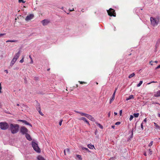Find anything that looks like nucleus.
Instances as JSON below:
<instances>
[{"mask_svg":"<svg viewBox=\"0 0 160 160\" xmlns=\"http://www.w3.org/2000/svg\"><path fill=\"white\" fill-rule=\"evenodd\" d=\"M19 126L17 124H11L10 125V129L13 134L17 133L19 130Z\"/></svg>","mask_w":160,"mask_h":160,"instance_id":"f257e3e1","label":"nucleus"},{"mask_svg":"<svg viewBox=\"0 0 160 160\" xmlns=\"http://www.w3.org/2000/svg\"><path fill=\"white\" fill-rule=\"evenodd\" d=\"M150 21L151 24L154 27L158 25L159 21V19L158 17L156 18L151 17Z\"/></svg>","mask_w":160,"mask_h":160,"instance_id":"f03ea898","label":"nucleus"},{"mask_svg":"<svg viewBox=\"0 0 160 160\" xmlns=\"http://www.w3.org/2000/svg\"><path fill=\"white\" fill-rule=\"evenodd\" d=\"M9 127L8 123L5 122H0V128L2 130H5Z\"/></svg>","mask_w":160,"mask_h":160,"instance_id":"7ed1b4c3","label":"nucleus"},{"mask_svg":"<svg viewBox=\"0 0 160 160\" xmlns=\"http://www.w3.org/2000/svg\"><path fill=\"white\" fill-rule=\"evenodd\" d=\"M32 146L35 151L38 152H40V149L38 147V144L35 142H32Z\"/></svg>","mask_w":160,"mask_h":160,"instance_id":"20e7f679","label":"nucleus"},{"mask_svg":"<svg viewBox=\"0 0 160 160\" xmlns=\"http://www.w3.org/2000/svg\"><path fill=\"white\" fill-rule=\"evenodd\" d=\"M107 10L109 15L111 16H116V13L115 11L113 9L110 8L109 10Z\"/></svg>","mask_w":160,"mask_h":160,"instance_id":"39448f33","label":"nucleus"},{"mask_svg":"<svg viewBox=\"0 0 160 160\" xmlns=\"http://www.w3.org/2000/svg\"><path fill=\"white\" fill-rule=\"evenodd\" d=\"M20 132L23 135L26 134L28 132L27 129L25 127H21L20 128Z\"/></svg>","mask_w":160,"mask_h":160,"instance_id":"423d86ee","label":"nucleus"},{"mask_svg":"<svg viewBox=\"0 0 160 160\" xmlns=\"http://www.w3.org/2000/svg\"><path fill=\"white\" fill-rule=\"evenodd\" d=\"M34 17V15L33 14H31L29 15H28L25 18V20L26 21L30 20L32 19Z\"/></svg>","mask_w":160,"mask_h":160,"instance_id":"0eeeda50","label":"nucleus"},{"mask_svg":"<svg viewBox=\"0 0 160 160\" xmlns=\"http://www.w3.org/2000/svg\"><path fill=\"white\" fill-rule=\"evenodd\" d=\"M20 51H19L17 53H16L14 57L13 58L17 60L20 56Z\"/></svg>","mask_w":160,"mask_h":160,"instance_id":"6e6552de","label":"nucleus"},{"mask_svg":"<svg viewBox=\"0 0 160 160\" xmlns=\"http://www.w3.org/2000/svg\"><path fill=\"white\" fill-rule=\"evenodd\" d=\"M19 121L22 122V123L25 124L26 125H28L30 126L31 127H32V125L31 124L28 123L27 121L24 120H20Z\"/></svg>","mask_w":160,"mask_h":160,"instance_id":"1a4fd4ad","label":"nucleus"},{"mask_svg":"<svg viewBox=\"0 0 160 160\" xmlns=\"http://www.w3.org/2000/svg\"><path fill=\"white\" fill-rule=\"evenodd\" d=\"M88 119L92 121H95V120L92 116L89 114H88L87 117Z\"/></svg>","mask_w":160,"mask_h":160,"instance_id":"9d476101","label":"nucleus"},{"mask_svg":"<svg viewBox=\"0 0 160 160\" xmlns=\"http://www.w3.org/2000/svg\"><path fill=\"white\" fill-rule=\"evenodd\" d=\"M49 21L46 19H44V20L42 21V23L43 25L44 26H45L47 25L49 23Z\"/></svg>","mask_w":160,"mask_h":160,"instance_id":"9b49d317","label":"nucleus"},{"mask_svg":"<svg viewBox=\"0 0 160 160\" xmlns=\"http://www.w3.org/2000/svg\"><path fill=\"white\" fill-rule=\"evenodd\" d=\"M115 92H113L112 97L110 99L109 103L111 104L112 102L114 100L115 98Z\"/></svg>","mask_w":160,"mask_h":160,"instance_id":"f8f14e48","label":"nucleus"},{"mask_svg":"<svg viewBox=\"0 0 160 160\" xmlns=\"http://www.w3.org/2000/svg\"><path fill=\"white\" fill-rule=\"evenodd\" d=\"M79 120H82L88 124L89 125H90L89 123V122L88 121V120L86 119L84 117H81L80 118Z\"/></svg>","mask_w":160,"mask_h":160,"instance_id":"ddd939ff","label":"nucleus"},{"mask_svg":"<svg viewBox=\"0 0 160 160\" xmlns=\"http://www.w3.org/2000/svg\"><path fill=\"white\" fill-rule=\"evenodd\" d=\"M25 135V137L29 141L32 140V138L30 136L29 134L28 133L26 134Z\"/></svg>","mask_w":160,"mask_h":160,"instance_id":"4468645a","label":"nucleus"},{"mask_svg":"<svg viewBox=\"0 0 160 160\" xmlns=\"http://www.w3.org/2000/svg\"><path fill=\"white\" fill-rule=\"evenodd\" d=\"M17 60L15 59H14L13 58L12 60L11 63L10 65V66L12 67L13 65L15 63L16 61Z\"/></svg>","mask_w":160,"mask_h":160,"instance_id":"2eb2a0df","label":"nucleus"},{"mask_svg":"<svg viewBox=\"0 0 160 160\" xmlns=\"http://www.w3.org/2000/svg\"><path fill=\"white\" fill-rule=\"evenodd\" d=\"M36 108L38 111L40 110H41L40 104L38 102H37V104L36 105Z\"/></svg>","mask_w":160,"mask_h":160,"instance_id":"dca6fc26","label":"nucleus"},{"mask_svg":"<svg viewBox=\"0 0 160 160\" xmlns=\"http://www.w3.org/2000/svg\"><path fill=\"white\" fill-rule=\"evenodd\" d=\"M154 96L155 97H158L160 96V90L158 91L157 92H155Z\"/></svg>","mask_w":160,"mask_h":160,"instance_id":"f3484780","label":"nucleus"},{"mask_svg":"<svg viewBox=\"0 0 160 160\" xmlns=\"http://www.w3.org/2000/svg\"><path fill=\"white\" fill-rule=\"evenodd\" d=\"M142 8H136L135 9V12L137 13V14H138V13H139V12H140V10L142 11Z\"/></svg>","mask_w":160,"mask_h":160,"instance_id":"a211bd4d","label":"nucleus"},{"mask_svg":"<svg viewBox=\"0 0 160 160\" xmlns=\"http://www.w3.org/2000/svg\"><path fill=\"white\" fill-rule=\"evenodd\" d=\"M134 96L133 95H131L129 96L128 98H127L126 99V101H128L129 100L133 99L134 98Z\"/></svg>","mask_w":160,"mask_h":160,"instance_id":"6ab92c4d","label":"nucleus"},{"mask_svg":"<svg viewBox=\"0 0 160 160\" xmlns=\"http://www.w3.org/2000/svg\"><path fill=\"white\" fill-rule=\"evenodd\" d=\"M18 41L17 40H7L6 41V42H17Z\"/></svg>","mask_w":160,"mask_h":160,"instance_id":"aec40b11","label":"nucleus"},{"mask_svg":"<svg viewBox=\"0 0 160 160\" xmlns=\"http://www.w3.org/2000/svg\"><path fill=\"white\" fill-rule=\"evenodd\" d=\"M37 159L38 160H45V159L44 158L40 155H39Z\"/></svg>","mask_w":160,"mask_h":160,"instance_id":"412c9836","label":"nucleus"},{"mask_svg":"<svg viewBox=\"0 0 160 160\" xmlns=\"http://www.w3.org/2000/svg\"><path fill=\"white\" fill-rule=\"evenodd\" d=\"M154 126L155 127L156 129L160 130V126H158L156 122H154Z\"/></svg>","mask_w":160,"mask_h":160,"instance_id":"4be33fe9","label":"nucleus"},{"mask_svg":"<svg viewBox=\"0 0 160 160\" xmlns=\"http://www.w3.org/2000/svg\"><path fill=\"white\" fill-rule=\"evenodd\" d=\"M69 152H70V150L69 148H67L66 149L64 150V152L65 155H66V153H69Z\"/></svg>","mask_w":160,"mask_h":160,"instance_id":"5701e85b","label":"nucleus"},{"mask_svg":"<svg viewBox=\"0 0 160 160\" xmlns=\"http://www.w3.org/2000/svg\"><path fill=\"white\" fill-rule=\"evenodd\" d=\"M88 147L90 149H93L94 148V146L92 145L88 144Z\"/></svg>","mask_w":160,"mask_h":160,"instance_id":"b1692460","label":"nucleus"},{"mask_svg":"<svg viewBox=\"0 0 160 160\" xmlns=\"http://www.w3.org/2000/svg\"><path fill=\"white\" fill-rule=\"evenodd\" d=\"M96 123L97 124V125L101 129H102L103 127V126L101 125L100 124L98 123V122H96Z\"/></svg>","mask_w":160,"mask_h":160,"instance_id":"393cba45","label":"nucleus"},{"mask_svg":"<svg viewBox=\"0 0 160 160\" xmlns=\"http://www.w3.org/2000/svg\"><path fill=\"white\" fill-rule=\"evenodd\" d=\"M79 113L82 116H83L86 117H87V115L88 114L83 113H82V112H79Z\"/></svg>","mask_w":160,"mask_h":160,"instance_id":"a878e982","label":"nucleus"},{"mask_svg":"<svg viewBox=\"0 0 160 160\" xmlns=\"http://www.w3.org/2000/svg\"><path fill=\"white\" fill-rule=\"evenodd\" d=\"M142 82H143L142 81H140L139 82L137 85V87H140L141 85V84H142Z\"/></svg>","mask_w":160,"mask_h":160,"instance_id":"bb28decb","label":"nucleus"},{"mask_svg":"<svg viewBox=\"0 0 160 160\" xmlns=\"http://www.w3.org/2000/svg\"><path fill=\"white\" fill-rule=\"evenodd\" d=\"M135 75V73H132L131 74H130L129 76H128V78H131L132 77H133Z\"/></svg>","mask_w":160,"mask_h":160,"instance_id":"cd10ccee","label":"nucleus"},{"mask_svg":"<svg viewBox=\"0 0 160 160\" xmlns=\"http://www.w3.org/2000/svg\"><path fill=\"white\" fill-rule=\"evenodd\" d=\"M76 156L79 159V160H81L82 159V158L81 156L80 155H77Z\"/></svg>","mask_w":160,"mask_h":160,"instance_id":"c85d7f7f","label":"nucleus"},{"mask_svg":"<svg viewBox=\"0 0 160 160\" xmlns=\"http://www.w3.org/2000/svg\"><path fill=\"white\" fill-rule=\"evenodd\" d=\"M139 115V113H134L133 114L135 118L138 117Z\"/></svg>","mask_w":160,"mask_h":160,"instance_id":"c756f323","label":"nucleus"},{"mask_svg":"<svg viewBox=\"0 0 160 160\" xmlns=\"http://www.w3.org/2000/svg\"><path fill=\"white\" fill-rule=\"evenodd\" d=\"M82 149L83 150H86V151H87L89 152V150L87 148H84V147H82Z\"/></svg>","mask_w":160,"mask_h":160,"instance_id":"7c9ffc66","label":"nucleus"},{"mask_svg":"<svg viewBox=\"0 0 160 160\" xmlns=\"http://www.w3.org/2000/svg\"><path fill=\"white\" fill-rule=\"evenodd\" d=\"M24 57L23 56L22 57V59L19 62L20 63H22V62H24Z\"/></svg>","mask_w":160,"mask_h":160,"instance_id":"2f4dec72","label":"nucleus"},{"mask_svg":"<svg viewBox=\"0 0 160 160\" xmlns=\"http://www.w3.org/2000/svg\"><path fill=\"white\" fill-rule=\"evenodd\" d=\"M152 154V151L151 149H149V154L150 155H151Z\"/></svg>","mask_w":160,"mask_h":160,"instance_id":"473e14b6","label":"nucleus"},{"mask_svg":"<svg viewBox=\"0 0 160 160\" xmlns=\"http://www.w3.org/2000/svg\"><path fill=\"white\" fill-rule=\"evenodd\" d=\"M39 113V114L42 115V116H43L44 114H43V113L41 111V110H40L38 111Z\"/></svg>","mask_w":160,"mask_h":160,"instance_id":"72a5a7b5","label":"nucleus"},{"mask_svg":"<svg viewBox=\"0 0 160 160\" xmlns=\"http://www.w3.org/2000/svg\"><path fill=\"white\" fill-rule=\"evenodd\" d=\"M133 118V116L132 115H131L130 116V117L129 118V120L130 121H131L132 119Z\"/></svg>","mask_w":160,"mask_h":160,"instance_id":"f704fd0d","label":"nucleus"},{"mask_svg":"<svg viewBox=\"0 0 160 160\" xmlns=\"http://www.w3.org/2000/svg\"><path fill=\"white\" fill-rule=\"evenodd\" d=\"M143 122H142L141 124V129L142 130H143L144 129V128H143Z\"/></svg>","mask_w":160,"mask_h":160,"instance_id":"c9c22d12","label":"nucleus"},{"mask_svg":"<svg viewBox=\"0 0 160 160\" xmlns=\"http://www.w3.org/2000/svg\"><path fill=\"white\" fill-rule=\"evenodd\" d=\"M152 104H159V103L156 102H152Z\"/></svg>","mask_w":160,"mask_h":160,"instance_id":"e433bc0d","label":"nucleus"},{"mask_svg":"<svg viewBox=\"0 0 160 160\" xmlns=\"http://www.w3.org/2000/svg\"><path fill=\"white\" fill-rule=\"evenodd\" d=\"M153 141H151L149 144V145H148L149 146V147L151 146L152 145V144H153Z\"/></svg>","mask_w":160,"mask_h":160,"instance_id":"4c0bfd02","label":"nucleus"},{"mask_svg":"<svg viewBox=\"0 0 160 160\" xmlns=\"http://www.w3.org/2000/svg\"><path fill=\"white\" fill-rule=\"evenodd\" d=\"M142 122H143V124L144 123H146L147 122V118H145Z\"/></svg>","mask_w":160,"mask_h":160,"instance_id":"58836bf2","label":"nucleus"},{"mask_svg":"<svg viewBox=\"0 0 160 160\" xmlns=\"http://www.w3.org/2000/svg\"><path fill=\"white\" fill-rule=\"evenodd\" d=\"M157 81H152L150 82H149V83H148V84H151V83H157Z\"/></svg>","mask_w":160,"mask_h":160,"instance_id":"ea45409f","label":"nucleus"},{"mask_svg":"<svg viewBox=\"0 0 160 160\" xmlns=\"http://www.w3.org/2000/svg\"><path fill=\"white\" fill-rule=\"evenodd\" d=\"M63 120L62 119L60 120V121L59 122V125L60 126H61L62 124V122Z\"/></svg>","mask_w":160,"mask_h":160,"instance_id":"a19ab883","label":"nucleus"},{"mask_svg":"<svg viewBox=\"0 0 160 160\" xmlns=\"http://www.w3.org/2000/svg\"><path fill=\"white\" fill-rule=\"evenodd\" d=\"M19 2L20 3V2L24 3L25 2L24 1V0H19Z\"/></svg>","mask_w":160,"mask_h":160,"instance_id":"79ce46f5","label":"nucleus"},{"mask_svg":"<svg viewBox=\"0 0 160 160\" xmlns=\"http://www.w3.org/2000/svg\"><path fill=\"white\" fill-rule=\"evenodd\" d=\"M6 34V33H1L0 34V37H2L4 35H5Z\"/></svg>","mask_w":160,"mask_h":160,"instance_id":"37998d69","label":"nucleus"},{"mask_svg":"<svg viewBox=\"0 0 160 160\" xmlns=\"http://www.w3.org/2000/svg\"><path fill=\"white\" fill-rule=\"evenodd\" d=\"M120 123H121L120 122H116L115 123V125H118L120 124Z\"/></svg>","mask_w":160,"mask_h":160,"instance_id":"c03bdc74","label":"nucleus"},{"mask_svg":"<svg viewBox=\"0 0 160 160\" xmlns=\"http://www.w3.org/2000/svg\"><path fill=\"white\" fill-rule=\"evenodd\" d=\"M122 110H120L119 112V114H120V116L122 115Z\"/></svg>","mask_w":160,"mask_h":160,"instance_id":"a18cd8bd","label":"nucleus"},{"mask_svg":"<svg viewBox=\"0 0 160 160\" xmlns=\"http://www.w3.org/2000/svg\"><path fill=\"white\" fill-rule=\"evenodd\" d=\"M160 68V64L156 68V69H158Z\"/></svg>","mask_w":160,"mask_h":160,"instance_id":"49530a36","label":"nucleus"},{"mask_svg":"<svg viewBox=\"0 0 160 160\" xmlns=\"http://www.w3.org/2000/svg\"><path fill=\"white\" fill-rule=\"evenodd\" d=\"M2 89V87H1V83H0V91H1V90Z\"/></svg>","mask_w":160,"mask_h":160,"instance_id":"de8ad7c7","label":"nucleus"},{"mask_svg":"<svg viewBox=\"0 0 160 160\" xmlns=\"http://www.w3.org/2000/svg\"><path fill=\"white\" fill-rule=\"evenodd\" d=\"M152 61H151L149 63H150V64H151V65H152L153 64H152Z\"/></svg>","mask_w":160,"mask_h":160,"instance_id":"09e8293b","label":"nucleus"},{"mask_svg":"<svg viewBox=\"0 0 160 160\" xmlns=\"http://www.w3.org/2000/svg\"><path fill=\"white\" fill-rule=\"evenodd\" d=\"M79 82H80V84H83V83H85V82H83L79 81Z\"/></svg>","mask_w":160,"mask_h":160,"instance_id":"8fccbe9b","label":"nucleus"},{"mask_svg":"<svg viewBox=\"0 0 160 160\" xmlns=\"http://www.w3.org/2000/svg\"><path fill=\"white\" fill-rule=\"evenodd\" d=\"M5 72L7 73H8V71L7 70H5Z\"/></svg>","mask_w":160,"mask_h":160,"instance_id":"3c124183","label":"nucleus"},{"mask_svg":"<svg viewBox=\"0 0 160 160\" xmlns=\"http://www.w3.org/2000/svg\"><path fill=\"white\" fill-rule=\"evenodd\" d=\"M74 9L73 8H72V9H69V11H70V12H71V11H74Z\"/></svg>","mask_w":160,"mask_h":160,"instance_id":"603ef678","label":"nucleus"},{"mask_svg":"<svg viewBox=\"0 0 160 160\" xmlns=\"http://www.w3.org/2000/svg\"><path fill=\"white\" fill-rule=\"evenodd\" d=\"M33 62L32 59V60H31V61L30 62V63L31 64H32V63H33Z\"/></svg>","mask_w":160,"mask_h":160,"instance_id":"864d4df0","label":"nucleus"},{"mask_svg":"<svg viewBox=\"0 0 160 160\" xmlns=\"http://www.w3.org/2000/svg\"><path fill=\"white\" fill-rule=\"evenodd\" d=\"M35 79L36 80H38V78H37V77H35Z\"/></svg>","mask_w":160,"mask_h":160,"instance_id":"5fc2aeb1","label":"nucleus"},{"mask_svg":"<svg viewBox=\"0 0 160 160\" xmlns=\"http://www.w3.org/2000/svg\"><path fill=\"white\" fill-rule=\"evenodd\" d=\"M112 128L114 129V128H115V126H114V125L112 126Z\"/></svg>","mask_w":160,"mask_h":160,"instance_id":"6e6d98bb","label":"nucleus"},{"mask_svg":"<svg viewBox=\"0 0 160 160\" xmlns=\"http://www.w3.org/2000/svg\"><path fill=\"white\" fill-rule=\"evenodd\" d=\"M19 69L18 68H16L14 69V70H18Z\"/></svg>","mask_w":160,"mask_h":160,"instance_id":"4d7b16f0","label":"nucleus"},{"mask_svg":"<svg viewBox=\"0 0 160 160\" xmlns=\"http://www.w3.org/2000/svg\"><path fill=\"white\" fill-rule=\"evenodd\" d=\"M29 58H30V59L31 60L32 59V57H31V55H29Z\"/></svg>","mask_w":160,"mask_h":160,"instance_id":"13d9d810","label":"nucleus"},{"mask_svg":"<svg viewBox=\"0 0 160 160\" xmlns=\"http://www.w3.org/2000/svg\"><path fill=\"white\" fill-rule=\"evenodd\" d=\"M117 90V88H116L114 92H115V94Z\"/></svg>","mask_w":160,"mask_h":160,"instance_id":"bf43d9fd","label":"nucleus"},{"mask_svg":"<svg viewBox=\"0 0 160 160\" xmlns=\"http://www.w3.org/2000/svg\"><path fill=\"white\" fill-rule=\"evenodd\" d=\"M114 114L115 115H116L117 114V112H114Z\"/></svg>","mask_w":160,"mask_h":160,"instance_id":"052dcab7","label":"nucleus"},{"mask_svg":"<svg viewBox=\"0 0 160 160\" xmlns=\"http://www.w3.org/2000/svg\"><path fill=\"white\" fill-rule=\"evenodd\" d=\"M144 155H145V156H147V154H146V152H145L144 153Z\"/></svg>","mask_w":160,"mask_h":160,"instance_id":"680f3d73","label":"nucleus"},{"mask_svg":"<svg viewBox=\"0 0 160 160\" xmlns=\"http://www.w3.org/2000/svg\"><path fill=\"white\" fill-rule=\"evenodd\" d=\"M158 116L160 118V113H158Z\"/></svg>","mask_w":160,"mask_h":160,"instance_id":"e2e57ef3","label":"nucleus"},{"mask_svg":"<svg viewBox=\"0 0 160 160\" xmlns=\"http://www.w3.org/2000/svg\"><path fill=\"white\" fill-rule=\"evenodd\" d=\"M108 117H110V112H109L108 114Z\"/></svg>","mask_w":160,"mask_h":160,"instance_id":"0e129e2a","label":"nucleus"},{"mask_svg":"<svg viewBox=\"0 0 160 160\" xmlns=\"http://www.w3.org/2000/svg\"><path fill=\"white\" fill-rule=\"evenodd\" d=\"M158 43L157 42V43H156V48H157V45H158Z\"/></svg>","mask_w":160,"mask_h":160,"instance_id":"69168bd1","label":"nucleus"},{"mask_svg":"<svg viewBox=\"0 0 160 160\" xmlns=\"http://www.w3.org/2000/svg\"><path fill=\"white\" fill-rule=\"evenodd\" d=\"M133 130H132V136L133 135Z\"/></svg>","mask_w":160,"mask_h":160,"instance_id":"338daca9","label":"nucleus"},{"mask_svg":"<svg viewBox=\"0 0 160 160\" xmlns=\"http://www.w3.org/2000/svg\"><path fill=\"white\" fill-rule=\"evenodd\" d=\"M61 9H62V10H63V7H61Z\"/></svg>","mask_w":160,"mask_h":160,"instance_id":"774afa93","label":"nucleus"}]
</instances>
